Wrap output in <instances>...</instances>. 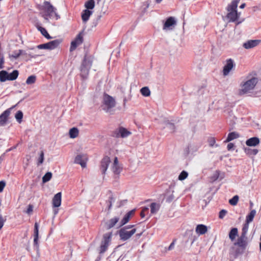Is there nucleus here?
<instances>
[{
  "mask_svg": "<svg viewBox=\"0 0 261 261\" xmlns=\"http://www.w3.org/2000/svg\"><path fill=\"white\" fill-rule=\"evenodd\" d=\"M162 0H156L158 3H160Z\"/></svg>",
  "mask_w": 261,
  "mask_h": 261,
  "instance_id": "nucleus-59",
  "label": "nucleus"
},
{
  "mask_svg": "<svg viewBox=\"0 0 261 261\" xmlns=\"http://www.w3.org/2000/svg\"><path fill=\"white\" fill-rule=\"evenodd\" d=\"M245 6V4H242L241 6H240V8L241 9H243Z\"/></svg>",
  "mask_w": 261,
  "mask_h": 261,
  "instance_id": "nucleus-56",
  "label": "nucleus"
},
{
  "mask_svg": "<svg viewBox=\"0 0 261 261\" xmlns=\"http://www.w3.org/2000/svg\"><path fill=\"white\" fill-rule=\"evenodd\" d=\"M4 61H3V59H1V61H0V65H2L3 64H4Z\"/></svg>",
  "mask_w": 261,
  "mask_h": 261,
  "instance_id": "nucleus-57",
  "label": "nucleus"
},
{
  "mask_svg": "<svg viewBox=\"0 0 261 261\" xmlns=\"http://www.w3.org/2000/svg\"><path fill=\"white\" fill-rule=\"evenodd\" d=\"M112 235L111 232L107 233L103 235L100 246V253L104 252L107 249L111 241Z\"/></svg>",
  "mask_w": 261,
  "mask_h": 261,
  "instance_id": "nucleus-11",
  "label": "nucleus"
},
{
  "mask_svg": "<svg viewBox=\"0 0 261 261\" xmlns=\"http://www.w3.org/2000/svg\"><path fill=\"white\" fill-rule=\"evenodd\" d=\"M166 127L168 128L174 129V126L172 124L170 123H168L166 125Z\"/></svg>",
  "mask_w": 261,
  "mask_h": 261,
  "instance_id": "nucleus-51",
  "label": "nucleus"
},
{
  "mask_svg": "<svg viewBox=\"0 0 261 261\" xmlns=\"http://www.w3.org/2000/svg\"><path fill=\"white\" fill-rule=\"evenodd\" d=\"M18 76V71L17 70H14L11 73H9L5 70H2L0 71V81L4 82L6 81H13L16 80Z\"/></svg>",
  "mask_w": 261,
  "mask_h": 261,
  "instance_id": "nucleus-8",
  "label": "nucleus"
},
{
  "mask_svg": "<svg viewBox=\"0 0 261 261\" xmlns=\"http://www.w3.org/2000/svg\"><path fill=\"white\" fill-rule=\"evenodd\" d=\"M259 139L257 137H252L246 141V144L248 146L254 147L259 143Z\"/></svg>",
  "mask_w": 261,
  "mask_h": 261,
  "instance_id": "nucleus-20",
  "label": "nucleus"
},
{
  "mask_svg": "<svg viewBox=\"0 0 261 261\" xmlns=\"http://www.w3.org/2000/svg\"><path fill=\"white\" fill-rule=\"evenodd\" d=\"M233 147H234V144L232 143H229L227 145V148L228 150H230L232 149H233Z\"/></svg>",
  "mask_w": 261,
  "mask_h": 261,
  "instance_id": "nucleus-50",
  "label": "nucleus"
},
{
  "mask_svg": "<svg viewBox=\"0 0 261 261\" xmlns=\"http://www.w3.org/2000/svg\"><path fill=\"white\" fill-rule=\"evenodd\" d=\"M58 210H56V211H55V212H54V213H55V215H56V214L58 213Z\"/></svg>",
  "mask_w": 261,
  "mask_h": 261,
  "instance_id": "nucleus-58",
  "label": "nucleus"
},
{
  "mask_svg": "<svg viewBox=\"0 0 261 261\" xmlns=\"http://www.w3.org/2000/svg\"><path fill=\"white\" fill-rule=\"evenodd\" d=\"M233 70V66H224L222 70L223 75H228Z\"/></svg>",
  "mask_w": 261,
  "mask_h": 261,
  "instance_id": "nucleus-34",
  "label": "nucleus"
},
{
  "mask_svg": "<svg viewBox=\"0 0 261 261\" xmlns=\"http://www.w3.org/2000/svg\"><path fill=\"white\" fill-rule=\"evenodd\" d=\"M36 75H32L27 78L25 83L28 85H33L36 83Z\"/></svg>",
  "mask_w": 261,
  "mask_h": 261,
  "instance_id": "nucleus-31",
  "label": "nucleus"
},
{
  "mask_svg": "<svg viewBox=\"0 0 261 261\" xmlns=\"http://www.w3.org/2000/svg\"><path fill=\"white\" fill-rule=\"evenodd\" d=\"M62 194L61 192L57 193L52 199L53 206L54 207H58L61 204Z\"/></svg>",
  "mask_w": 261,
  "mask_h": 261,
  "instance_id": "nucleus-17",
  "label": "nucleus"
},
{
  "mask_svg": "<svg viewBox=\"0 0 261 261\" xmlns=\"http://www.w3.org/2000/svg\"><path fill=\"white\" fill-rule=\"evenodd\" d=\"M174 242H172L169 246V250H171L174 247Z\"/></svg>",
  "mask_w": 261,
  "mask_h": 261,
  "instance_id": "nucleus-52",
  "label": "nucleus"
},
{
  "mask_svg": "<svg viewBox=\"0 0 261 261\" xmlns=\"http://www.w3.org/2000/svg\"><path fill=\"white\" fill-rule=\"evenodd\" d=\"M44 161V152L42 150H41L39 152V156L37 159V165H39L43 163Z\"/></svg>",
  "mask_w": 261,
  "mask_h": 261,
  "instance_id": "nucleus-37",
  "label": "nucleus"
},
{
  "mask_svg": "<svg viewBox=\"0 0 261 261\" xmlns=\"http://www.w3.org/2000/svg\"><path fill=\"white\" fill-rule=\"evenodd\" d=\"M81 75L83 78H86L89 73V66H80V69Z\"/></svg>",
  "mask_w": 261,
  "mask_h": 261,
  "instance_id": "nucleus-27",
  "label": "nucleus"
},
{
  "mask_svg": "<svg viewBox=\"0 0 261 261\" xmlns=\"http://www.w3.org/2000/svg\"><path fill=\"white\" fill-rule=\"evenodd\" d=\"M146 209H147V208H144V209H143V211L141 212V217H144L145 216V215H144V211L145 210H146Z\"/></svg>",
  "mask_w": 261,
  "mask_h": 261,
  "instance_id": "nucleus-55",
  "label": "nucleus"
},
{
  "mask_svg": "<svg viewBox=\"0 0 261 261\" xmlns=\"http://www.w3.org/2000/svg\"><path fill=\"white\" fill-rule=\"evenodd\" d=\"M85 7L86 8V10H92L95 7V2L94 0H88L87 1L84 5Z\"/></svg>",
  "mask_w": 261,
  "mask_h": 261,
  "instance_id": "nucleus-28",
  "label": "nucleus"
},
{
  "mask_svg": "<svg viewBox=\"0 0 261 261\" xmlns=\"http://www.w3.org/2000/svg\"><path fill=\"white\" fill-rule=\"evenodd\" d=\"M207 227L203 224H198L195 228V232L198 235L204 234L207 232Z\"/></svg>",
  "mask_w": 261,
  "mask_h": 261,
  "instance_id": "nucleus-18",
  "label": "nucleus"
},
{
  "mask_svg": "<svg viewBox=\"0 0 261 261\" xmlns=\"http://www.w3.org/2000/svg\"><path fill=\"white\" fill-rule=\"evenodd\" d=\"M239 137L240 134L236 132H231L228 134L227 138L225 142H228Z\"/></svg>",
  "mask_w": 261,
  "mask_h": 261,
  "instance_id": "nucleus-26",
  "label": "nucleus"
},
{
  "mask_svg": "<svg viewBox=\"0 0 261 261\" xmlns=\"http://www.w3.org/2000/svg\"><path fill=\"white\" fill-rule=\"evenodd\" d=\"M141 94L145 97H148L150 95L151 92L149 88L147 87H143L140 89Z\"/></svg>",
  "mask_w": 261,
  "mask_h": 261,
  "instance_id": "nucleus-32",
  "label": "nucleus"
},
{
  "mask_svg": "<svg viewBox=\"0 0 261 261\" xmlns=\"http://www.w3.org/2000/svg\"><path fill=\"white\" fill-rule=\"evenodd\" d=\"M258 83V79L255 77L247 78V79L242 82L238 90V93L240 95L251 93Z\"/></svg>",
  "mask_w": 261,
  "mask_h": 261,
  "instance_id": "nucleus-2",
  "label": "nucleus"
},
{
  "mask_svg": "<svg viewBox=\"0 0 261 261\" xmlns=\"http://www.w3.org/2000/svg\"><path fill=\"white\" fill-rule=\"evenodd\" d=\"M134 211L132 210L128 212L121 220L119 223V226H122L127 223L131 217L134 215Z\"/></svg>",
  "mask_w": 261,
  "mask_h": 261,
  "instance_id": "nucleus-19",
  "label": "nucleus"
},
{
  "mask_svg": "<svg viewBox=\"0 0 261 261\" xmlns=\"http://www.w3.org/2000/svg\"><path fill=\"white\" fill-rule=\"evenodd\" d=\"M226 213H227L226 211H225L224 210H221L219 213V218L220 219H222L225 216Z\"/></svg>",
  "mask_w": 261,
  "mask_h": 261,
  "instance_id": "nucleus-45",
  "label": "nucleus"
},
{
  "mask_svg": "<svg viewBox=\"0 0 261 261\" xmlns=\"http://www.w3.org/2000/svg\"><path fill=\"white\" fill-rule=\"evenodd\" d=\"M30 159V156L27 155V156H26V159H27V164H26V166H28V162H29V161Z\"/></svg>",
  "mask_w": 261,
  "mask_h": 261,
  "instance_id": "nucleus-54",
  "label": "nucleus"
},
{
  "mask_svg": "<svg viewBox=\"0 0 261 261\" xmlns=\"http://www.w3.org/2000/svg\"><path fill=\"white\" fill-rule=\"evenodd\" d=\"M52 177V173L50 172H47L42 177V181L45 183L48 181Z\"/></svg>",
  "mask_w": 261,
  "mask_h": 261,
  "instance_id": "nucleus-38",
  "label": "nucleus"
},
{
  "mask_svg": "<svg viewBox=\"0 0 261 261\" xmlns=\"http://www.w3.org/2000/svg\"><path fill=\"white\" fill-rule=\"evenodd\" d=\"M34 243L37 248H38L39 225L36 222L34 226Z\"/></svg>",
  "mask_w": 261,
  "mask_h": 261,
  "instance_id": "nucleus-23",
  "label": "nucleus"
},
{
  "mask_svg": "<svg viewBox=\"0 0 261 261\" xmlns=\"http://www.w3.org/2000/svg\"><path fill=\"white\" fill-rule=\"evenodd\" d=\"M138 228L134 225H129L121 228L118 231L120 239L123 241L129 239L137 231Z\"/></svg>",
  "mask_w": 261,
  "mask_h": 261,
  "instance_id": "nucleus-5",
  "label": "nucleus"
},
{
  "mask_svg": "<svg viewBox=\"0 0 261 261\" xmlns=\"http://www.w3.org/2000/svg\"><path fill=\"white\" fill-rule=\"evenodd\" d=\"M160 205L158 203H152L150 205L151 213L152 214H155L159 210Z\"/></svg>",
  "mask_w": 261,
  "mask_h": 261,
  "instance_id": "nucleus-33",
  "label": "nucleus"
},
{
  "mask_svg": "<svg viewBox=\"0 0 261 261\" xmlns=\"http://www.w3.org/2000/svg\"><path fill=\"white\" fill-rule=\"evenodd\" d=\"M83 42V37L81 34L77 35L75 38L71 42V45L70 47V51H72L75 50V48L81 44Z\"/></svg>",
  "mask_w": 261,
  "mask_h": 261,
  "instance_id": "nucleus-15",
  "label": "nucleus"
},
{
  "mask_svg": "<svg viewBox=\"0 0 261 261\" xmlns=\"http://www.w3.org/2000/svg\"><path fill=\"white\" fill-rule=\"evenodd\" d=\"M101 169L102 173L105 174L108 169V172L112 173L115 178H117L122 170L117 157L114 158L112 161L108 156L105 157L101 161Z\"/></svg>",
  "mask_w": 261,
  "mask_h": 261,
  "instance_id": "nucleus-1",
  "label": "nucleus"
},
{
  "mask_svg": "<svg viewBox=\"0 0 261 261\" xmlns=\"http://www.w3.org/2000/svg\"><path fill=\"white\" fill-rule=\"evenodd\" d=\"M38 30L41 32L42 35L44 36L47 39H51V37L49 36L48 33H47V31L44 28H42L41 27H38Z\"/></svg>",
  "mask_w": 261,
  "mask_h": 261,
  "instance_id": "nucleus-35",
  "label": "nucleus"
},
{
  "mask_svg": "<svg viewBox=\"0 0 261 261\" xmlns=\"http://www.w3.org/2000/svg\"><path fill=\"white\" fill-rule=\"evenodd\" d=\"M238 236V229L236 228H232L229 233V238L232 241H234Z\"/></svg>",
  "mask_w": 261,
  "mask_h": 261,
  "instance_id": "nucleus-30",
  "label": "nucleus"
},
{
  "mask_svg": "<svg viewBox=\"0 0 261 261\" xmlns=\"http://www.w3.org/2000/svg\"><path fill=\"white\" fill-rule=\"evenodd\" d=\"M239 197L238 195L233 196L231 199H229V203L232 205H236L238 202Z\"/></svg>",
  "mask_w": 261,
  "mask_h": 261,
  "instance_id": "nucleus-39",
  "label": "nucleus"
},
{
  "mask_svg": "<svg viewBox=\"0 0 261 261\" xmlns=\"http://www.w3.org/2000/svg\"><path fill=\"white\" fill-rule=\"evenodd\" d=\"M248 227H249V223H247V222H246V223L245 224V225L242 229V233L241 235L246 236V233L248 230Z\"/></svg>",
  "mask_w": 261,
  "mask_h": 261,
  "instance_id": "nucleus-42",
  "label": "nucleus"
},
{
  "mask_svg": "<svg viewBox=\"0 0 261 261\" xmlns=\"http://www.w3.org/2000/svg\"><path fill=\"white\" fill-rule=\"evenodd\" d=\"M116 105V101L114 97L106 93L103 94L101 105L103 111L107 113L111 112Z\"/></svg>",
  "mask_w": 261,
  "mask_h": 261,
  "instance_id": "nucleus-6",
  "label": "nucleus"
},
{
  "mask_svg": "<svg viewBox=\"0 0 261 261\" xmlns=\"http://www.w3.org/2000/svg\"><path fill=\"white\" fill-rule=\"evenodd\" d=\"M69 137L71 139H75L79 135V129L75 127L71 128L68 132Z\"/></svg>",
  "mask_w": 261,
  "mask_h": 261,
  "instance_id": "nucleus-24",
  "label": "nucleus"
},
{
  "mask_svg": "<svg viewBox=\"0 0 261 261\" xmlns=\"http://www.w3.org/2000/svg\"><path fill=\"white\" fill-rule=\"evenodd\" d=\"M144 229H143L142 231H141L139 233H137L136 234V236H137L138 238L140 237V236L142 234V233L144 232Z\"/></svg>",
  "mask_w": 261,
  "mask_h": 261,
  "instance_id": "nucleus-53",
  "label": "nucleus"
},
{
  "mask_svg": "<svg viewBox=\"0 0 261 261\" xmlns=\"http://www.w3.org/2000/svg\"><path fill=\"white\" fill-rule=\"evenodd\" d=\"M131 133L123 127H120L115 130L114 135L116 137L126 138L130 135Z\"/></svg>",
  "mask_w": 261,
  "mask_h": 261,
  "instance_id": "nucleus-14",
  "label": "nucleus"
},
{
  "mask_svg": "<svg viewBox=\"0 0 261 261\" xmlns=\"http://www.w3.org/2000/svg\"><path fill=\"white\" fill-rule=\"evenodd\" d=\"M33 206L32 205H29L28 207L26 213L28 214H31L33 212Z\"/></svg>",
  "mask_w": 261,
  "mask_h": 261,
  "instance_id": "nucleus-46",
  "label": "nucleus"
},
{
  "mask_svg": "<svg viewBox=\"0 0 261 261\" xmlns=\"http://www.w3.org/2000/svg\"><path fill=\"white\" fill-rule=\"evenodd\" d=\"M256 214V211L255 210H253L251 211L250 213L247 216L246 222L247 223H249L253 221V219Z\"/></svg>",
  "mask_w": 261,
  "mask_h": 261,
  "instance_id": "nucleus-29",
  "label": "nucleus"
},
{
  "mask_svg": "<svg viewBox=\"0 0 261 261\" xmlns=\"http://www.w3.org/2000/svg\"><path fill=\"white\" fill-rule=\"evenodd\" d=\"M10 113V109H7L0 115V126H4L7 123Z\"/></svg>",
  "mask_w": 261,
  "mask_h": 261,
  "instance_id": "nucleus-16",
  "label": "nucleus"
},
{
  "mask_svg": "<svg viewBox=\"0 0 261 261\" xmlns=\"http://www.w3.org/2000/svg\"><path fill=\"white\" fill-rule=\"evenodd\" d=\"M6 186V183L4 181H0V193L3 191L4 188Z\"/></svg>",
  "mask_w": 261,
  "mask_h": 261,
  "instance_id": "nucleus-48",
  "label": "nucleus"
},
{
  "mask_svg": "<svg viewBox=\"0 0 261 261\" xmlns=\"http://www.w3.org/2000/svg\"><path fill=\"white\" fill-rule=\"evenodd\" d=\"M188 173L185 171H182L179 175L178 179L179 180H183L187 178Z\"/></svg>",
  "mask_w": 261,
  "mask_h": 261,
  "instance_id": "nucleus-40",
  "label": "nucleus"
},
{
  "mask_svg": "<svg viewBox=\"0 0 261 261\" xmlns=\"http://www.w3.org/2000/svg\"><path fill=\"white\" fill-rule=\"evenodd\" d=\"M23 117L22 112L20 111H18L15 114V117L19 123L21 122V119Z\"/></svg>",
  "mask_w": 261,
  "mask_h": 261,
  "instance_id": "nucleus-41",
  "label": "nucleus"
},
{
  "mask_svg": "<svg viewBox=\"0 0 261 261\" xmlns=\"http://www.w3.org/2000/svg\"><path fill=\"white\" fill-rule=\"evenodd\" d=\"M176 23L177 21L175 17H169L164 22L163 30L165 32L171 31L174 29Z\"/></svg>",
  "mask_w": 261,
  "mask_h": 261,
  "instance_id": "nucleus-10",
  "label": "nucleus"
},
{
  "mask_svg": "<svg viewBox=\"0 0 261 261\" xmlns=\"http://www.w3.org/2000/svg\"><path fill=\"white\" fill-rule=\"evenodd\" d=\"M233 61L231 59H229L226 60V64L225 65H233Z\"/></svg>",
  "mask_w": 261,
  "mask_h": 261,
  "instance_id": "nucleus-47",
  "label": "nucleus"
},
{
  "mask_svg": "<svg viewBox=\"0 0 261 261\" xmlns=\"http://www.w3.org/2000/svg\"><path fill=\"white\" fill-rule=\"evenodd\" d=\"M247 245V238L246 236L241 235L237 241L234 243V246H238L242 251H243Z\"/></svg>",
  "mask_w": 261,
  "mask_h": 261,
  "instance_id": "nucleus-13",
  "label": "nucleus"
},
{
  "mask_svg": "<svg viewBox=\"0 0 261 261\" xmlns=\"http://www.w3.org/2000/svg\"><path fill=\"white\" fill-rule=\"evenodd\" d=\"M219 176V172L218 171H216L214 173L213 176L212 177V179L213 181H215V180H217Z\"/></svg>",
  "mask_w": 261,
  "mask_h": 261,
  "instance_id": "nucleus-43",
  "label": "nucleus"
},
{
  "mask_svg": "<svg viewBox=\"0 0 261 261\" xmlns=\"http://www.w3.org/2000/svg\"><path fill=\"white\" fill-rule=\"evenodd\" d=\"M115 200V197L113 195H111L109 197V201L110 203L109 207L111 206L112 203Z\"/></svg>",
  "mask_w": 261,
  "mask_h": 261,
  "instance_id": "nucleus-49",
  "label": "nucleus"
},
{
  "mask_svg": "<svg viewBox=\"0 0 261 261\" xmlns=\"http://www.w3.org/2000/svg\"><path fill=\"white\" fill-rule=\"evenodd\" d=\"M119 218L117 217H114V218L110 219L109 221L106 222V227L107 229H110L113 227L118 221Z\"/></svg>",
  "mask_w": 261,
  "mask_h": 261,
  "instance_id": "nucleus-25",
  "label": "nucleus"
},
{
  "mask_svg": "<svg viewBox=\"0 0 261 261\" xmlns=\"http://www.w3.org/2000/svg\"><path fill=\"white\" fill-rule=\"evenodd\" d=\"M93 11L89 10H84L82 13V19L84 22L86 23L92 14Z\"/></svg>",
  "mask_w": 261,
  "mask_h": 261,
  "instance_id": "nucleus-22",
  "label": "nucleus"
},
{
  "mask_svg": "<svg viewBox=\"0 0 261 261\" xmlns=\"http://www.w3.org/2000/svg\"><path fill=\"white\" fill-rule=\"evenodd\" d=\"M258 43V40H249L243 44V47L246 49H250L257 46Z\"/></svg>",
  "mask_w": 261,
  "mask_h": 261,
  "instance_id": "nucleus-21",
  "label": "nucleus"
},
{
  "mask_svg": "<svg viewBox=\"0 0 261 261\" xmlns=\"http://www.w3.org/2000/svg\"><path fill=\"white\" fill-rule=\"evenodd\" d=\"M5 221L6 219L0 215V229L3 227Z\"/></svg>",
  "mask_w": 261,
  "mask_h": 261,
  "instance_id": "nucleus-44",
  "label": "nucleus"
},
{
  "mask_svg": "<svg viewBox=\"0 0 261 261\" xmlns=\"http://www.w3.org/2000/svg\"><path fill=\"white\" fill-rule=\"evenodd\" d=\"M61 42V39H56L47 43L39 45L37 46V48L53 50L58 47Z\"/></svg>",
  "mask_w": 261,
  "mask_h": 261,
  "instance_id": "nucleus-9",
  "label": "nucleus"
},
{
  "mask_svg": "<svg viewBox=\"0 0 261 261\" xmlns=\"http://www.w3.org/2000/svg\"><path fill=\"white\" fill-rule=\"evenodd\" d=\"M239 0H234L227 7V19L229 22H234L238 20L240 14L237 12Z\"/></svg>",
  "mask_w": 261,
  "mask_h": 261,
  "instance_id": "nucleus-4",
  "label": "nucleus"
},
{
  "mask_svg": "<svg viewBox=\"0 0 261 261\" xmlns=\"http://www.w3.org/2000/svg\"><path fill=\"white\" fill-rule=\"evenodd\" d=\"M31 50L24 51L23 50H17L9 55V58L11 60H15L20 57L22 59L29 60L31 57H33Z\"/></svg>",
  "mask_w": 261,
  "mask_h": 261,
  "instance_id": "nucleus-7",
  "label": "nucleus"
},
{
  "mask_svg": "<svg viewBox=\"0 0 261 261\" xmlns=\"http://www.w3.org/2000/svg\"><path fill=\"white\" fill-rule=\"evenodd\" d=\"M98 2H100L101 0H97Z\"/></svg>",
  "mask_w": 261,
  "mask_h": 261,
  "instance_id": "nucleus-60",
  "label": "nucleus"
},
{
  "mask_svg": "<svg viewBox=\"0 0 261 261\" xmlns=\"http://www.w3.org/2000/svg\"><path fill=\"white\" fill-rule=\"evenodd\" d=\"M42 10L43 16L45 19H58L59 16L57 14L56 9L50 3L45 2L42 6Z\"/></svg>",
  "mask_w": 261,
  "mask_h": 261,
  "instance_id": "nucleus-3",
  "label": "nucleus"
},
{
  "mask_svg": "<svg viewBox=\"0 0 261 261\" xmlns=\"http://www.w3.org/2000/svg\"><path fill=\"white\" fill-rule=\"evenodd\" d=\"M244 151L248 155H256L258 153V150L256 149L245 148Z\"/></svg>",
  "mask_w": 261,
  "mask_h": 261,
  "instance_id": "nucleus-36",
  "label": "nucleus"
},
{
  "mask_svg": "<svg viewBox=\"0 0 261 261\" xmlns=\"http://www.w3.org/2000/svg\"><path fill=\"white\" fill-rule=\"evenodd\" d=\"M87 160L88 158L86 154H79L76 156L74 162L80 164L82 167L85 168L86 166Z\"/></svg>",
  "mask_w": 261,
  "mask_h": 261,
  "instance_id": "nucleus-12",
  "label": "nucleus"
}]
</instances>
